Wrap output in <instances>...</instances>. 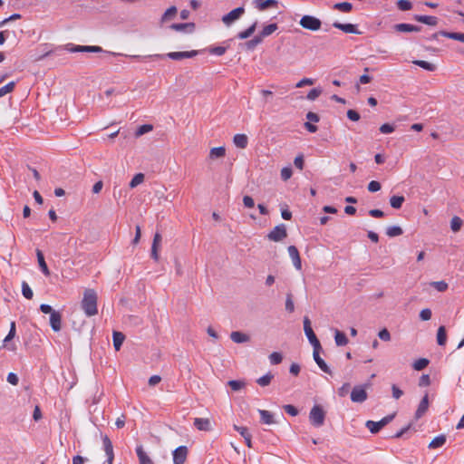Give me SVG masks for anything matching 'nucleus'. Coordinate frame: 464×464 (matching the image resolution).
Segmentation results:
<instances>
[{
  "label": "nucleus",
  "instance_id": "4c0bfd02",
  "mask_svg": "<svg viewBox=\"0 0 464 464\" xmlns=\"http://www.w3.org/2000/svg\"><path fill=\"white\" fill-rule=\"evenodd\" d=\"M412 63L429 72H434L437 68L435 64L423 60H415Z\"/></svg>",
  "mask_w": 464,
  "mask_h": 464
},
{
  "label": "nucleus",
  "instance_id": "dca6fc26",
  "mask_svg": "<svg viewBox=\"0 0 464 464\" xmlns=\"http://www.w3.org/2000/svg\"><path fill=\"white\" fill-rule=\"evenodd\" d=\"M320 347H316V350L314 349L313 357L318 367L325 373L332 374L331 369L328 367L326 362L321 358L319 351Z\"/></svg>",
  "mask_w": 464,
  "mask_h": 464
},
{
  "label": "nucleus",
  "instance_id": "de8ad7c7",
  "mask_svg": "<svg viewBox=\"0 0 464 464\" xmlns=\"http://www.w3.org/2000/svg\"><path fill=\"white\" fill-rule=\"evenodd\" d=\"M430 363V361L426 358H420L413 362V369L416 371H421L426 368Z\"/></svg>",
  "mask_w": 464,
  "mask_h": 464
},
{
  "label": "nucleus",
  "instance_id": "393cba45",
  "mask_svg": "<svg viewBox=\"0 0 464 464\" xmlns=\"http://www.w3.org/2000/svg\"><path fill=\"white\" fill-rule=\"evenodd\" d=\"M36 256H37V261H38V265L40 266V269L42 271V273L45 276H50V270L47 266V264L44 260V254L41 250L39 249H36Z\"/></svg>",
  "mask_w": 464,
  "mask_h": 464
},
{
  "label": "nucleus",
  "instance_id": "72a5a7b5",
  "mask_svg": "<svg viewBox=\"0 0 464 464\" xmlns=\"http://www.w3.org/2000/svg\"><path fill=\"white\" fill-rule=\"evenodd\" d=\"M334 340L337 346H344L349 342L345 334L339 330H335L334 332Z\"/></svg>",
  "mask_w": 464,
  "mask_h": 464
},
{
  "label": "nucleus",
  "instance_id": "5fc2aeb1",
  "mask_svg": "<svg viewBox=\"0 0 464 464\" xmlns=\"http://www.w3.org/2000/svg\"><path fill=\"white\" fill-rule=\"evenodd\" d=\"M15 333H16L15 323L12 322L11 324H10L9 333L7 334L5 338L4 339V343H5L4 345H5L9 341H11L12 339L14 338Z\"/></svg>",
  "mask_w": 464,
  "mask_h": 464
},
{
  "label": "nucleus",
  "instance_id": "774afa93",
  "mask_svg": "<svg viewBox=\"0 0 464 464\" xmlns=\"http://www.w3.org/2000/svg\"><path fill=\"white\" fill-rule=\"evenodd\" d=\"M284 410L287 414L291 416H296L298 414V410L294 405L291 404L285 405Z\"/></svg>",
  "mask_w": 464,
  "mask_h": 464
},
{
  "label": "nucleus",
  "instance_id": "4468645a",
  "mask_svg": "<svg viewBox=\"0 0 464 464\" xmlns=\"http://www.w3.org/2000/svg\"><path fill=\"white\" fill-rule=\"evenodd\" d=\"M333 26L334 28H337L341 31H343L345 34H361L362 33L357 29L356 24H342L340 22H334L333 24Z\"/></svg>",
  "mask_w": 464,
  "mask_h": 464
},
{
  "label": "nucleus",
  "instance_id": "c85d7f7f",
  "mask_svg": "<svg viewBox=\"0 0 464 464\" xmlns=\"http://www.w3.org/2000/svg\"><path fill=\"white\" fill-rule=\"evenodd\" d=\"M227 44L226 46H208L206 51L212 55L221 56L223 55L227 48L229 47L228 41L226 42Z\"/></svg>",
  "mask_w": 464,
  "mask_h": 464
},
{
  "label": "nucleus",
  "instance_id": "6e6552de",
  "mask_svg": "<svg viewBox=\"0 0 464 464\" xmlns=\"http://www.w3.org/2000/svg\"><path fill=\"white\" fill-rule=\"evenodd\" d=\"M304 331L308 341L313 345L314 350H316V347L321 346L319 340L317 339L315 334L314 333L311 327V322L307 316L304 318Z\"/></svg>",
  "mask_w": 464,
  "mask_h": 464
},
{
  "label": "nucleus",
  "instance_id": "f3484780",
  "mask_svg": "<svg viewBox=\"0 0 464 464\" xmlns=\"http://www.w3.org/2000/svg\"><path fill=\"white\" fill-rule=\"evenodd\" d=\"M50 324L54 332H59L62 329V314L58 311H54L50 314Z\"/></svg>",
  "mask_w": 464,
  "mask_h": 464
},
{
  "label": "nucleus",
  "instance_id": "ea45409f",
  "mask_svg": "<svg viewBox=\"0 0 464 464\" xmlns=\"http://www.w3.org/2000/svg\"><path fill=\"white\" fill-rule=\"evenodd\" d=\"M462 225L463 220L458 216H454L450 220V229L454 233L459 232L461 229Z\"/></svg>",
  "mask_w": 464,
  "mask_h": 464
},
{
  "label": "nucleus",
  "instance_id": "1a4fd4ad",
  "mask_svg": "<svg viewBox=\"0 0 464 464\" xmlns=\"http://www.w3.org/2000/svg\"><path fill=\"white\" fill-rule=\"evenodd\" d=\"M287 236L286 227L285 224L276 226L268 234L267 238L274 242L282 241Z\"/></svg>",
  "mask_w": 464,
  "mask_h": 464
},
{
  "label": "nucleus",
  "instance_id": "603ef678",
  "mask_svg": "<svg viewBox=\"0 0 464 464\" xmlns=\"http://www.w3.org/2000/svg\"><path fill=\"white\" fill-rule=\"evenodd\" d=\"M285 310L288 313H293L295 311V304H294V301H293V295L291 293H287L286 294Z\"/></svg>",
  "mask_w": 464,
  "mask_h": 464
},
{
  "label": "nucleus",
  "instance_id": "20e7f679",
  "mask_svg": "<svg viewBox=\"0 0 464 464\" xmlns=\"http://www.w3.org/2000/svg\"><path fill=\"white\" fill-rule=\"evenodd\" d=\"M369 386V383L355 385L351 392V401L356 403L364 402L368 398L366 390Z\"/></svg>",
  "mask_w": 464,
  "mask_h": 464
},
{
  "label": "nucleus",
  "instance_id": "6e6d98bb",
  "mask_svg": "<svg viewBox=\"0 0 464 464\" xmlns=\"http://www.w3.org/2000/svg\"><path fill=\"white\" fill-rule=\"evenodd\" d=\"M397 6L401 11H409L412 8V4L410 0H399Z\"/></svg>",
  "mask_w": 464,
  "mask_h": 464
},
{
  "label": "nucleus",
  "instance_id": "bf43d9fd",
  "mask_svg": "<svg viewBox=\"0 0 464 464\" xmlns=\"http://www.w3.org/2000/svg\"><path fill=\"white\" fill-rule=\"evenodd\" d=\"M322 90L320 88H314L307 93L306 98L310 101H314L320 96Z\"/></svg>",
  "mask_w": 464,
  "mask_h": 464
},
{
  "label": "nucleus",
  "instance_id": "7c9ffc66",
  "mask_svg": "<svg viewBox=\"0 0 464 464\" xmlns=\"http://www.w3.org/2000/svg\"><path fill=\"white\" fill-rule=\"evenodd\" d=\"M256 25H257V22L256 21L248 28H246V30H244L242 32H239L237 34V37L241 40L247 39L254 34V32L256 29Z\"/></svg>",
  "mask_w": 464,
  "mask_h": 464
},
{
  "label": "nucleus",
  "instance_id": "c9c22d12",
  "mask_svg": "<svg viewBox=\"0 0 464 464\" xmlns=\"http://www.w3.org/2000/svg\"><path fill=\"white\" fill-rule=\"evenodd\" d=\"M278 26L276 23L270 24L268 25L264 26V28L259 33V35L264 39L274 34L277 30Z\"/></svg>",
  "mask_w": 464,
  "mask_h": 464
},
{
  "label": "nucleus",
  "instance_id": "58836bf2",
  "mask_svg": "<svg viewBox=\"0 0 464 464\" xmlns=\"http://www.w3.org/2000/svg\"><path fill=\"white\" fill-rule=\"evenodd\" d=\"M333 8L343 13H350L353 9V5L349 2L336 3Z\"/></svg>",
  "mask_w": 464,
  "mask_h": 464
},
{
  "label": "nucleus",
  "instance_id": "e433bc0d",
  "mask_svg": "<svg viewBox=\"0 0 464 464\" xmlns=\"http://www.w3.org/2000/svg\"><path fill=\"white\" fill-rule=\"evenodd\" d=\"M177 12H178V10H177L176 6L173 5V6L169 7L165 11V13L162 14L160 22L165 23L169 20L173 19L175 17V15L177 14Z\"/></svg>",
  "mask_w": 464,
  "mask_h": 464
},
{
  "label": "nucleus",
  "instance_id": "9d476101",
  "mask_svg": "<svg viewBox=\"0 0 464 464\" xmlns=\"http://www.w3.org/2000/svg\"><path fill=\"white\" fill-rule=\"evenodd\" d=\"M245 14V8L243 6L237 7L225 14L222 17V22L229 26L232 24L235 21L238 20L243 14Z\"/></svg>",
  "mask_w": 464,
  "mask_h": 464
},
{
  "label": "nucleus",
  "instance_id": "412c9836",
  "mask_svg": "<svg viewBox=\"0 0 464 464\" xmlns=\"http://www.w3.org/2000/svg\"><path fill=\"white\" fill-rule=\"evenodd\" d=\"M394 30L400 33L420 32V27L418 25L402 23L395 24Z\"/></svg>",
  "mask_w": 464,
  "mask_h": 464
},
{
  "label": "nucleus",
  "instance_id": "2f4dec72",
  "mask_svg": "<svg viewBox=\"0 0 464 464\" xmlns=\"http://www.w3.org/2000/svg\"><path fill=\"white\" fill-rule=\"evenodd\" d=\"M447 438L444 434L435 437L429 444L430 449H438L446 443Z\"/></svg>",
  "mask_w": 464,
  "mask_h": 464
},
{
  "label": "nucleus",
  "instance_id": "49530a36",
  "mask_svg": "<svg viewBox=\"0 0 464 464\" xmlns=\"http://www.w3.org/2000/svg\"><path fill=\"white\" fill-rule=\"evenodd\" d=\"M227 385L232 389V391L237 392L246 386V382L241 380H231L227 382Z\"/></svg>",
  "mask_w": 464,
  "mask_h": 464
},
{
  "label": "nucleus",
  "instance_id": "0eeeda50",
  "mask_svg": "<svg viewBox=\"0 0 464 464\" xmlns=\"http://www.w3.org/2000/svg\"><path fill=\"white\" fill-rule=\"evenodd\" d=\"M101 438L102 440V448L107 457V459L102 464H113L114 450L112 442L106 434L101 433Z\"/></svg>",
  "mask_w": 464,
  "mask_h": 464
},
{
  "label": "nucleus",
  "instance_id": "a18cd8bd",
  "mask_svg": "<svg viewBox=\"0 0 464 464\" xmlns=\"http://www.w3.org/2000/svg\"><path fill=\"white\" fill-rule=\"evenodd\" d=\"M403 230L399 226L388 227L386 229V235L390 237H394L402 235Z\"/></svg>",
  "mask_w": 464,
  "mask_h": 464
},
{
  "label": "nucleus",
  "instance_id": "09e8293b",
  "mask_svg": "<svg viewBox=\"0 0 464 464\" xmlns=\"http://www.w3.org/2000/svg\"><path fill=\"white\" fill-rule=\"evenodd\" d=\"M144 174L138 173L136 174L132 179L130 180L129 186L130 188H136L138 185L141 184L144 181Z\"/></svg>",
  "mask_w": 464,
  "mask_h": 464
},
{
  "label": "nucleus",
  "instance_id": "7ed1b4c3",
  "mask_svg": "<svg viewBox=\"0 0 464 464\" xmlns=\"http://www.w3.org/2000/svg\"><path fill=\"white\" fill-rule=\"evenodd\" d=\"M325 420V411L321 405H314L309 413V420L314 427H321L324 425Z\"/></svg>",
  "mask_w": 464,
  "mask_h": 464
},
{
  "label": "nucleus",
  "instance_id": "5701e85b",
  "mask_svg": "<svg viewBox=\"0 0 464 464\" xmlns=\"http://www.w3.org/2000/svg\"><path fill=\"white\" fill-rule=\"evenodd\" d=\"M194 426L198 430L208 431L211 429V423L209 419L207 418H195L194 419Z\"/></svg>",
  "mask_w": 464,
  "mask_h": 464
},
{
  "label": "nucleus",
  "instance_id": "4d7b16f0",
  "mask_svg": "<svg viewBox=\"0 0 464 464\" xmlns=\"http://www.w3.org/2000/svg\"><path fill=\"white\" fill-rule=\"evenodd\" d=\"M263 41V38L259 35H256L253 39L248 41L246 44L247 49L252 50L254 49L257 44H259Z\"/></svg>",
  "mask_w": 464,
  "mask_h": 464
},
{
  "label": "nucleus",
  "instance_id": "79ce46f5",
  "mask_svg": "<svg viewBox=\"0 0 464 464\" xmlns=\"http://www.w3.org/2000/svg\"><path fill=\"white\" fill-rule=\"evenodd\" d=\"M404 201L403 196H392L390 198V204L395 209L401 208Z\"/></svg>",
  "mask_w": 464,
  "mask_h": 464
},
{
  "label": "nucleus",
  "instance_id": "c756f323",
  "mask_svg": "<svg viewBox=\"0 0 464 464\" xmlns=\"http://www.w3.org/2000/svg\"><path fill=\"white\" fill-rule=\"evenodd\" d=\"M113 346L116 351H120L124 340L125 335L118 331H114L112 334Z\"/></svg>",
  "mask_w": 464,
  "mask_h": 464
},
{
  "label": "nucleus",
  "instance_id": "6ab92c4d",
  "mask_svg": "<svg viewBox=\"0 0 464 464\" xmlns=\"http://www.w3.org/2000/svg\"><path fill=\"white\" fill-rule=\"evenodd\" d=\"M234 430H237L245 440L248 448H252V436L246 427L234 425Z\"/></svg>",
  "mask_w": 464,
  "mask_h": 464
},
{
  "label": "nucleus",
  "instance_id": "9b49d317",
  "mask_svg": "<svg viewBox=\"0 0 464 464\" xmlns=\"http://www.w3.org/2000/svg\"><path fill=\"white\" fill-rule=\"evenodd\" d=\"M201 51L193 50V51H185V52H170L164 55L165 57H168L172 60H182L186 58H193L197 56Z\"/></svg>",
  "mask_w": 464,
  "mask_h": 464
},
{
  "label": "nucleus",
  "instance_id": "69168bd1",
  "mask_svg": "<svg viewBox=\"0 0 464 464\" xmlns=\"http://www.w3.org/2000/svg\"><path fill=\"white\" fill-rule=\"evenodd\" d=\"M378 336L384 342H389L391 340V334L386 328L381 330L378 334Z\"/></svg>",
  "mask_w": 464,
  "mask_h": 464
},
{
  "label": "nucleus",
  "instance_id": "cd10ccee",
  "mask_svg": "<svg viewBox=\"0 0 464 464\" xmlns=\"http://www.w3.org/2000/svg\"><path fill=\"white\" fill-rule=\"evenodd\" d=\"M258 413L260 414L261 422L264 424H274L276 421L274 420V414L266 410H258Z\"/></svg>",
  "mask_w": 464,
  "mask_h": 464
},
{
  "label": "nucleus",
  "instance_id": "c03bdc74",
  "mask_svg": "<svg viewBox=\"0 0 464 464\" xmlns=\"http://www.w3.org/2000/svg\"><path fill=\"white\" fill-rule=\"evenodd\" d=\"M274 378V374L272 372H267L266 374L261 376L256 380L257 384L262 387H266L270 384L271 381Z\"/></svg>",
  "mask_w": 464,
  "mask_h": 464
},
{
  "label": "nucleus",
  "instance_id": "a878e982",
  "mask_svg": "<svg viewBox=\"0 0 464 464\" xmlns=\"http://www.w3.org/2000/svg\"><path fill=\"white\" fill-rule=\"evenodd\" d=\"M235 146L238 149H246L248 144V138L246 134H236L233 138Z\"/></svg>",
  "mask_w": 464,
  "mask_h": 464
},
{
  "label": "nucleus",
  "instance_id": "8fccbe9b",
  "mask_svg": "<svg viewBox=\"0 0 464 464\" xmlns=\"http://www.w3.org/2000/svg\"><path fill=\"white\" fill-rule=\"evenodd\" d=\"M22 293L26 299H32L34 293L29 285L26 282L22 283Z\"/></svg>",
  "mask_w": 464,
  "mask_h": 464
},
{
  "label": "nucleus",
  "instance_id": "f03ea898",
  "mask_svg": "<svg viewBox=\"0 0 464 464\" xmlns=\"http://www.w3.org/2000/svg\"><path fill=\"white\" fill-rule=\"evenodd\" d=\"M97 294L93 289H86L84 291L81 306L87 316L91 317L97 314Z\"/></svg>",
  "mask_w": 464,
  "mask_h": 464
},
{
  "label": "nucleus",
  "instance_id": "680f3d73",
  "mask_svg": "<svg viewBox=\"0 0 464 464\" xmlns=\"http://www.w3.org/2000/svg\"><path fill=\"white\" fill-rule=\"evenodd\" d=\"M293 175L292 169L290 167H285L281 169V179L285 181L289 179Z\"/></svg>",
  "mask_w": 464,
  "mask_h": 464
},
{
  "label": "nucleus",
  "instance_id": "e2e57ef3",
  "mask_svg": "<svg viewBox=\"0 0 464 464\" xmlns=\"http://www.w3.org/2000/svg\"><path fill=\"white\" fill-rule=\"evenodd\" d=\"M381 184L379 181H376V180H372L369 184H368V190L370 192H377L381 189Z\"/></svg>",
  "mask_w": 464,
  "mask_h": 464
},
{
  "label": "nucleus",
  "instance_id": "a211bd4d",
  "mask_svg": "<svg viewBox=\"0 0 464 464\" xmlns=\"http://www.w3.org/2000/svg\"><path fill=\"white\" fill-rule=\"evenodd\" d=\"M414 20L430 26H436L439 23V19L436 16L432 15H421V14H415Z\"/></svg>",
  "mask_w": 464,
  "mask_h": 464
},
{
  "label": "nucleus",
  "instance_id": "4be33fe9",
  "mask_svg": "<svg viewBox=\"0 0 464 464\" xmlns=\"http://www.w3.org/2000/svg\"><path fill=\"white\" fill-rule=\"evenodd\" d=\"M429 407V399L428 394H426L420 401L417 411H415V419L418 420L421 418L425 412L428 411Z\"/></svg>",
  "mask_w": 464,
  "mask_h": 464
},
{
  "label": "nucleus",
  "instance_id": "473e14b6",
  "mask_svg": "<svg viewBox=\"0 0 464 464\" xmlns=\"http://www.w3.org/2000/svg\"><path fill=\"white\" fill-rule=\"evenodd\" d=\"M439 34H440V35L447 37L449 39H452V40H456V41L464 43V34L463 33L440 31Z\"/></svg>",
  "mask_w": 464,
  "mask_h": 464
},
{
  "label": "nucleus",
  "instance_id": "b1692460",
  "mask_svg": "<svg viewBox=\"0 0 464 464\" xmlns=\"http://www.w3.org/2000/svg\"><path fill=\"white\" fill-rule=\"evenodd\" d=\"M231 340L236 343H247L250 340V337L248 334L239 332V331H234L230 334Z\"/></svg>",
  "mask_w": 464,
  "mask_h": 464
},
{
  "label": "nucleus",
  "instance_id": "39448f33",
  "mask_svg": "<svg viewBox=\"0 0 464 464\" xmlns=\"http://www.w3.org/2000/svg\"><path fill=\"white\" fill-rule=\"evenodd\" d=\"M394 417L395 413H392L383 417L379 421L367 420L365 426L371 431V433L375 434L379 432L384 426L389 424L394 419Z\"/></svg>",
  "mask_w": 464,
  "mask_h": 464
},
{
  "label": "nucleus",
  "instance_id": "0e129e2a",
  "mask_svg": "<svg viewBox=\"0 0 464 464\" xmlns=\"http://www.w3.org/2000/svg\"><path fill=\"white\" fill-rule=\"evenodd\" d=\"M394 126L389 123H384L380 127V131L383 134L392 133L394 131Z\"/></svg>",
  "mask_w": 464,
  "mask_h": 464
},
{
  "label": "nucleus",
  "instance_id": "2eb2a0df",
  "mask_svg": "<svg viewBox=\"0 0 464 464\" xmlns=\"http://www.w3.org/2000/svg\"><path fill=\"white\" fill-rule=\"evenodd\" d=\"M287 251H288L290 258L292 259L294 266L297 270H301L302 269V262H301V257H300L298 249L295 246H289L287 248Z\"/></svg>",
  "mask_w": 464,
  "mask_h": 464
},
{
  "label": "nucleus",
  "instance_id": "ddd939ff",
  "mask_svg": "<svg viewBox=\"0 0 464 464\" xmlns=\"http://www.w3.org/2000/svg\"><path fill=\"white\" fill-rule=\"evenodd\" d=\"M188 450L186 446H179L173 451L174 464H184L188 457Z\"/></svg>",
  "mask_w": 464,
  "mask_h": 464
},
{
  "label": "nucleus",
  "instance_id": "37998d69",
  "mask_svg": "<svg viewBox=\"0 0 464 464\" xmlns=\"http://www.w3.org/2000/svg\"><path fill=\"white\" fill-rule=\"evenodd\" d=\"M277 5H278L277 0H266L265 2L258 4L257 10L265 11L271 7H277Z\"/></svg>",
  "mask_w": 464,
  "mask_h": 464
},
{
  "label": "nucleus",
  "instance_id": "864d4df0",
  "mask_svg": "<svg viewBox=\"0 0 464 464\" xmlns=\"http://www.w3.org/2000/svg\"><path fill=\"white\" fill-rule=\"evenodd\" d=\"M282 360H283V356L278 352H274L269 355L270 363L273 365L281 363Z\"/></svg>",
  "mask_w": 464,
  "mask_h": 464
},
{
  "label": "nucleus",
  "instance_id": "052dcab7",
  "mask_svg": "<svg viewBox=\"0 0 464 464\" xmlns=\"http://www.w3.org/2000/svg\"><path fill=\"white\" fill-rule=\"evenodd\" d=\"M431 285L439 292H444L448 289V284L445 281L432 282Z\"/></svg>",
  "mask_w": 464,
  "mask_h": 464
},
{
  "label": "nucleus",
  "instance_id": "bb28decb",
  "mask_svg": "<svg viewBox=\"0 0 464 464\" xmlns=\"http://www.w3.org/2000/svg\"><path fill=\"white\" fill-rule=\"evenodd\" d=\"M136 453H137L140 464H153V461L144 451L143 447L141 445L137 446Z\"/></svg>",
  "mask_w": 464,
  "mask_h": 464
},
{
  "label": "nucleus",
  "instance_id": "f704fd0d",
  "mask_svg": "<svg viewBox=\"0 0 464 464\" xmlns=\"http://www.w3.org/2000/svg\"><path fill=\"white\" fill-rule=\"evenodd\" d=\"M226 155V149L225 147H216V148H212L209 151V158L211 160H215V159H221L223 157H225Z\"/></svg>",
  "mask_w": 464,
  "mask_h": 464
},
{
  "label": "nucleus",
  "instance_id": "a19ab883",
  "mask_svg": "<svg viewBox=\"0 0 464 464\" xmlns=\"http://www.w3.org/2000/svg\"><path fill=\"white\" fill-rule=\"evenodd\" d=\"M447 341V334H446V328L444 326H440L437 332V343L439 345L443 346L445 345Z\"/></svg>",
  "mask_w": 464,
  "mask_h": 464
},
{
  "label": "nucleus",
  "instance_id": "3c124183",
  "mask_svg": "<svg viewBox=\"0 0 464 464\" xmlns=\"http://www.w3.org/2000/svg\"><path fill=\"white\" fill-rule=\"evenodd\" d=\"M14 86H15V82H10L7 84H5V86L1 87L0 88V97H3L9 92H12L14 89Z\"/></svg>",
  "mask_w": 464,
  "mask_h": 464
},
{
  "label": "nucleus",
  "instance_id": "f8f14e48",
  "mask_svg": "<svg viewBox=\"0 0 464 464\" xmlns=\"http://www.w3.org/2000/svg\"><path fill=\"white\" fill-rule=\"evenodd\" d=\"M110 53V52H108ZM112 55H122V53H111ZM123 56L128 57L134 61L139 62H148L150 60H159L163 59L164 55L162 54H149V55H138V54H123Z\"/></svg>",
  "mask_w": 464,
  "mask_h": 464
},
{
  "label": "nucleus",
  "instance_id": "338daca9",
  "mask_svg": "<svg viewBox=\"0 0 464 464\" xmlns=\"http://www.w3.org/2000/svg\"><path fill=\"white\" fill-rule=\"evenodd\" d=\"M392 392L395 400H399L403 394V392L396 384L392 385Z\"/></svg>",
  "mask_w": 464,
  "mask_h": 464
},
{
  "label": "nucleus",
  "instance_id": "f257e3e1",
  "mask_svg": "<svg viewBox=\"0 0 464 464\" xmlns=\"http://www.w3.org/2000/svg\"><path fill=\"white\" fill-rule=\"evenodd\" d=\"M44 53L37 57L35 60L40 61L43 60L45 57H48L50 55H56L59 56L62 54L63 51L66 50L71 53H102L104 52L103 49L100 46L96 45H75L73 44H66L64 45L56 46L53 49H49V45L47 44H44L42 45Z\"/></svg>",
  "mask_w": 464,
  "mask_h": 464
},
{
  "label": "nucleus",
  "instance_id": "13d9d810",
  "mask_svg": "<svg viewBox=\"0 0 464 464\" xmlns=\"http://www.w3.org/2000/svg\"><path fill=\"white\" fill-rule=\"evenodd\" d=\"M151 130H152V125L143 124L137 129L135 135H136V137H140V136L150 131Z\"/></svg>",
  "mask_w": 464,
  "mask_h": 464
},
{
  "label": "nucleus",
  "instance_id": "423d86ee",
  "mask_svg": "<svg viewBox=\"0 0 464 464\" xmlns=\"http://www.w3.org/2000/svg\"><path fill=\"white\" fill-rule=\"evenodd\" d=\"M300 25L310 31H318L321 28L322 22L320 19L313 16V15H304L300 21Z\"/></svg>",
  "mask_w": 464,
  "mask_h": 464
},
{
  "label": "nucleus",
  "instance_id": "aec40b11",
  "mask_svg": "<svg viewBox=\"0 0 464 464\" xmlns=\"http://www.w3.org/2000/svg\"><path fill=\"white\" fill-rule=\"evenodd\" d=\"M169 27H170V29L177 31V32L192 33L195 29V24L194 23L172 24Z\"/></svg>",
  "mask_w": 464,
  "mask_h": 464
}]
</instances>
